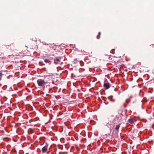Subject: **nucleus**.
Instances as JSON below:
<instances>
[{"label": "nucleus", "mask_w": 154, "mask_h": 154, "mask_svg": "<svg viewBox=\"0 0 154 154\" xmlns=\"http://www.w3.org/2000/svg\"><path fill=\"white\" fill-rule=\"evenodd\" d=\"M44 79H38L37 81V83L38 86H43L45 85L46 84L48 83V80H47V79L50 80L49 78V76L45 77L44 78Z\"/></svg>", "instance_id": "nucleus-1"}, {"label": "nucleus", "mask_w": 154, "mask_h": 154, "mask_svg": "<svg viewBox=\"0 0 154 154\" xmlns=\"http://www.w3.org/2000/svg\"><path fill=\"white\" fill-rule=\"evenodd\" d=\"M48 147V145L46 144V145L43 147L42 149V151L44 153L47 151Z\"/></svg>", "instance_id": "nucleus-2"}, {"label": "nucleus", "mask_w": 154, "mask_h": 154, "mask_svg": "<svg viewBox=\"0 0 154 154\" xmlns=\"http://www.w3.org/2000/svg\"><path fill=\"white\" fill-rule=\"evenodd\" d=\"M103 87L106 89H109V83H104Z\"/></svg>", "instance_id": "nucleus-3"}, {"label": "nucleus", "mask_w": 154, "mask_h": 154, "mask_svg": "<svg viewBox=\"0 0 154 154\" xmlns=\"http://www.w3.org/2000/svg\"><path fill=\"white\" fill-rule=\"evenodd\" d=\"M128 121L129 123L133 124L135 121V120L133 119L130 118L128 120Z\"/></svg>", "instance_id": "nucleus-4"}, {"label": "nucleus", "mask_w": 154, "mask_h": 154, "mask_svg": "<svg viewBox=\"0 0 154 154\" xmlns=\"http://www.w3.org/2000/svg\"><path fill=\"white\" fill-rule=\"evenodd\" d=\"M60 60L59 59H56L54 60V63L56 64H57L60 61Z\"/></svg>", "instance_id": "nucleus-5"}, {"label": "nucleus", "mask_w": 154, "mask_h": 154, "mask_svg": "<svg viewBox=\"0 0 154 154\" xmlns=\"http://www.w3.org/2000/svg\"><path fill=\"white\" fill-rule=\"evenodd\" d=\"M132 96H131L130 97V98H129V99H127L126 100V102L127 103H129V102L130 101V100H131V99L132 98Z\"/></svg>", "instance_id": "nucleus-6"}, {"label": "nucleus", "mask_w": 154, "mask_h": 154, "mask_svg": "<svg viewBox=\"0 0 154 154\" xmlns=\"http://www.w3.org/2000/svg\"><path fill=\"white\" fill-rule=\"evenodd\" d=\"M120 127V125H118L116 126L115 128V129H116L117 131H118Z\"/></svg>", "instance_id": "nucleus-7"}, {"label": "nucleus", "mask_w": 154, "mask_h": 154, "mask_svg": "<svg viewBox=\"0 0 154 154\" xmlns=\"http://www.w3.org/2000/svg\"><path fill=\"white\" fill-rule=\"evenodd\" d=\"M44 61L46 63H49L50 62V61L48 59H45L44 60Z\"/></svg>", "instance_id": "nucleus-8"}, {"label": "nucleus", "mask_w": 154, "mask_h": 154, "mask_svg": "<svg viewBox=\"0 0 154 154\" xmlns=\"http://www.w3.org/2000/svg\"><path fill=\"white\" fill-rule=\"evenodd\" d=\"M98 35H97V39H99L100 38V32L98 33Z\"/></svg>", "instance_id": "nucleus-9"}, {"label": "nucleus", "mask_w": 154, "mask_h": 154, "mask_svg": "<svg viewBox=\"0 0 154 154\" xmlns=\"http://www.w3.org/2000/svg\"><path fill=\"white\" fill-rule=\"evenodd\" d=\"M3 75L2 74L0 73V80H1L2 79V76Z\"/></svg>", "instance_id": "nucleus-10"}, {"label": "nucleus", "mask_w": 154, "mask_h": 154, "mask_svg": "<svg viewBox=\"0 0 154 154\" xmlns=\"http://www.w3.org/2000/svg\"><path fill=\"white\" fill-rule=\"evenodd\" d=\"M57 47V46L56 45H54L52 48L54 50H56V48Z\"/></svg>", "instance_id": "nucleus-11"}, {"label": "nucleus", "mask_w": 154, "mask_h": 154, "mask_svg": "<svg viewBox=\"0 0 154 154\" xmlns=\"http://www.w3.org/2000/svg\"><path fill=\"white\" fill-rule=\"evenodd\" d=\"M76 59H75V60H76Z\"/></svg>", "instance_id": "nucleus-12"}]
</instances>
